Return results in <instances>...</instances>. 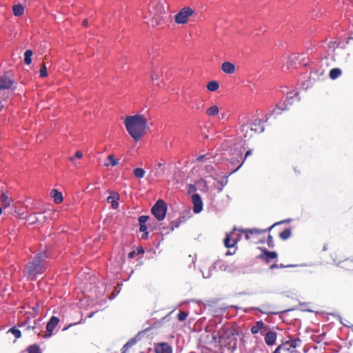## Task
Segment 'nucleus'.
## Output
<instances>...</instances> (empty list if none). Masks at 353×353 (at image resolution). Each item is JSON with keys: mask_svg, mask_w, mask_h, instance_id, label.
<instances>
[{"mask_svg": "<svg viewBox=\"0 0 353 353\" xmlns=\"http://www.w3.org/2000/svg\"><path fill=\"white\" fill-rule=\"evenodd\" d=\"M168 4L165 0H154L145 18L152 27H161L166 23Z\"/></svg>", "mask_w": 353, "mask_h": 353, "instance_id": "obj_1", "label": "nucleus"}, {"mask_svg": "<svg viewBox=\"0 0 353 353\" xmlns=\"http://www.w3.org/2000/svg\"><path fill=\"white\" fill-rule=\"evenodd\" d=\"M124 124L129 134L136 141L141 139L148 128L146 119L140 114L127 117Z\"/></svg>", "mask_w": 353, "mask_h": 353, "instance_id": "obj_2", "label": "nucleus"}, {"mask_svg": "<svg viewBox=\"0 0 353 353\" xmlns=\"http://www.w3.org/2000/svg\"><path fill=\"white\" fill-rule=\"evenodd\" d=\"M46 255L43 252L37 254L33 259L24 267L23 274L30 280H35L38 275L42 274L47 269Z\"/></svg>", "mask_w": 353, "mask_h": 353, "instance_id": "obj_3", "label": "nucleus"}, {"mask_svg": "<svg viewBox=\"0 0 353 353\" xmlns=\"http://www.w3.org/2000/svg\"><path fill=\"white\" fill-rule=\"evenodd\" d=\"M283 221H281L279 223H275L272 225L270 227L267 228L265 229H256V228H247V229H239V232L241 234H243L245 238L247 241H250L252 243L258 244V243H264L265 241L261 238V236L265 234L266 232L272 230L275 225L283 223Z\"/></svg>", "mask_w": 353, "mask_h": 353, "instance_id": "obj_4", "label": "nucleus"}, {"mask_svg": "<svg viewBox=\"0 0 353 353\" xmlns=\"http://www.w3.org/2000/svg\"><path fill=\"white\" fill-rule=\"evenodd\" d=\"M238 331L236 327L230 324L222 327V343L228 350L233 351L237 345Z\"/></svg>", "mask_w": 353, "mask_h": 353, "instance_id": "obj_5", "label": "nucleus"}, {"mask_svg": "<svg viewBox=\"0 0 353 353\" xmlns=\"http://www.w3.org/2000/svg\"><path fill=\"white\" fill-rule=\"evenodd\" d=\"M264 130V126L261 119H256L252 123L243 124L241 127V132L245 140H250L255 135L259 134Z\"/></svg>", "mask_w": 353, "mask_h": 353, "instance_id": "obj_6", "label": "nucleus"}, {"mask_svg": "<svg viewBox=\"0 0 353 353\" xmlns=\"http://www.w3.org/2000/svg\"><path fill=\"white\" fill-rule=\"evenodd\" d=\"M332 256L333 261L344 270L352 272H353V259L345 258L342 251H338L334 253Z\"/></svg>", "mask_w": 353, "mask_h": 353, "instance_id": "obj_7", "label": "nucleus"}, {"mask_svg": "<svg viewBox=\"0 0 353 353\" xmlns=\"http://www.w3.org/2000/svg\"><path fill=\"white\" fill-rule=\"evenodd\" d=\"M236 229H234V230L228 234H226V236L223 240L224 245L230 249L225 255L226 256H230L235 254L236 251V243L240 239V235L236 234L235 233Z\"/></svg>", "mask_w": 353, "mask_h": 353, "instance_id": "obj_8", "label": "nucleus"}, {"mask_svg": "<svg viewBox=\"0 0 353 353\" xmlns=\"http://www.w3.org/2000/svg\"><path fill=\"white\" fill-rule=\"evenodd\" d=\"M167 203L162 199H159L151 209L152 214L159 221L164 219L167 212Z\"/></svg>", "mask_w": 353, "mask_h": 353, "instance_id": "obj_9", "label": "nucleus"}, {"mask_svg": "<svg viewBox=\"0 0 353 353\" xmlns=\"http://www.w3.org/2000/svg\"><path fill=\"white\" fill-rule=\"evenodd\" d=\"M194 14V10L190 7H185L174 16V21L177 24H185L188 18Z\"/></svg>", "mask_w": 353, "mask_h": 353, "instance_id": "obj_10", "label": "nucleus"}, {"mask_svg": "<svg viewBox=\"0 0 353 353\" xmlns=\"http://www.w3.org/2000/svg\"><path fill=\"white\" fill-rule=\"evenodd\" d=\"M297 96H298V94L296 92V93H293V92L288 93L286 97V101L282 105V106H283V107L280 106V105H276V107L272 110V115L280 114L282 112V111L288 110V104H292L293 100L298 101Z\"/></svg>", "mask_w": 353, "mask_h": 353, "instance_id": "obj_11", "label": "nucleus"}, {"mask_svg": "<svg viewBox=\"0 0 353 353\" xmlns=\"http://www.w3.org/2000/svg\"><path fill=\"white\" fill-rule=\"evenodd\" d=\"M225 142L228 145L232 157L230 159V162L232 165H236L242 159L241 154L239 151L236 149H233L232 146L234 145V139H230L229 140H225Z\"/></svg>", "mask_w": 353, "mask_h": 353, "instance_id": "obj_12", "label": "nucleus"}, {"mask_svg": "<svg viewBox=\"0 0 353 353\" xmlns=\"http://www.w3.org/2000/svg\"><path fill=\"white\" fill-rule=\"evenodd\" d=\"M191 202L193 205L192 210L195 214H199L203 210V203L199 194H192Z\"/></svg>", "mask_w": 353, "mask_h": 353, "instance_id": "obj_13", "label": "nucleus"}, {"mask_svg": "<svg viewBox=\"0 0 353 353\" xmlns=\"http://www.w3.org/2000/svg\"><path fill=\"white\" fill-rule=\"evenodd\" d=\"M59 323V319L57 316H52L46 325V332L43 335L44 338H48L52 335L53 331Z\"/></svg>", "mask_w": 353, "mask_h": 353, "instance_id": "obj_14", "label": "nucleus"}, {"mask_svg": "<svg viewBox=\"0 0 353 353\" xmlns=\"http://www.w3.org/2000/svg\"><path fill=\"white\" fill-rule=\"evenodd\" d=\"M37 321L33 320L32 322L30 320V318L28 316L26 319L18 323V327L21 328L22 330L26 332H29L30 330H34L36 329Z\"/></svg>", "mask_w": 353, "mask_h": 353, "instance_id": "obj_15", "label": "nucleus"}, {"mask_svg": "<svg viewBox=\"0 0 353 353\" xmlns=\"http://www.w3.org/2000/svg\"><path fill=\"white\" fill-rule=\"evenodd\" d=\"M264 335V341L267 345L272 346L276 344V339H277V333L273 330H268L265 332Z\"/></svg>", "mask_w": 353, "mask_h": 353, "instance_id": "obj_16", "label": "nucleus"}, {"mask_svg": "<svg viewBox=\"0 0 353 353\" xmlns=\"http://www.w3.org/2000/svg\"><path fill=\"white\" fill-rule=\"evenodd\" d=\"M155 353H172L170 345L165 342L158 343L154 345Z\"/></svg>", "mask_w": 353, "mask_h": 353, "instance_id": "obj_17", "label": "nucleus"}, {"mask_svg": "<svg viewBox=\"0 0 353 353\" xmlns=\"http://www.w3.org/2000/svg\"><path fill=\"white\" fill-rule=\"evenodd\" d=\"M301 341L299 338L291 339L285 342H283L279 345H283L282 351L289 352L292 348H296L299 343H301Z\"/></svg>", "mask_w": 353, "mask_h": 353, "instance_id": "obj_18", "label": "nucleus"}, {"mask_svg": "<svg viewBox=\"0 0 353 353\" xmlns=\"http://www.w3.org/2000/svg\"><path fill=\"white\" fill-rule=\"evenodd\" d=\"M268 330L267 326L263 321L260 320L256 322L255 325L251 327V332L253 334H256L259 332L261 334H263Z\"/></svg>", "mask_w": 353, "mask_h": 353, "instance_id": "obj_19", "label": "nucleus"}, {"mask_svg": "<svg viewBox=\"0 0 353 353\" xmlns=\"http://www.w3.org/2000/svg\"><path fill=\"white\" fill-rule=\"evenodd\" d=\"M14 81L6 75L0 77V91L1 90H9L12 88Z\"/></svg>", "mask_w": 353, "mask_h": 353, "instance_id": "obj_20", "label": "nucleus"}, {"mask_svg": "<svg viewBox=\"0 0 353 353\" xmlns=\"http://www.w3.org/2000/svg\"><path fill=\"white\" fill-rule=\"evenodd\" d=\"M235 71L236 66L234 63L229 61L222 63V72L228 74H234Z\"/></svg>", "mask_w": 353, "mask_h": 353, "instance_id": "obj_21", "label": "nucleus"}, {"mask_svg": "<svg viewBox=\"0 0 353 353\" xmlns=\"http://www.w3.org/2000/svg\"><path fill=\"white\" fill-rule=\"evenodd\" d=\"M263 252V253L260 255V257L265 260L268 263L270 261V259H274L277 258V253L274 251H269L265 249Z\"/></svg>", "mask_w": 353, "mask_h": 353, "instance_id": "obj_22", "label": "nucleus"}, {"mask_svg": "<svg viewBox=\"0 0 353 353\" xmlns=\"http://www.w3.org/2000/svg\"><path fill=\"white\" fill-rule=\"evenodd\" d=\"M149 219V216L142 215L139 217V231L141 232H147L146 222Z\"/></svg>", "mask_w": 353, "mask_h": 353, "instance_id": "obj_23", "label": "nucleus"}, {"mask_svg": "<svg viewBox=\"0 0 353 353\" xmlns=\"http://www.w3.org/2000/svg\"><path fill=\"white\" fill-rule=\"evenodd\" d=\"M119 198V194L117 193H114L113 195L109 196L107 198L108 203H111V205H112L113 209H116L118 207V205H119V203H118Z\"/></svg>", "mask_w": 353, "mask_h": 353, "instance_id": "obj_24", "label": "nucleus"}, {"mask_svg": "<svg viewBox=\"0 0 353 353\" xmlns=\"http://www.w3.org/2000/svg\"><path fill=\"white\" fill-rule=\"evenodd\" d=\"M52 197L54 199V201L56 203H60L63 201L62 194L56 189H53L50 193Z\"/></svg>", "mask_w": 353, "mask_h": 353, "instance_id": "obj_25", "label": "nucleus"}, {"mask_svg": "<svg viewBox=\"0 0 353 353\" xmlns=\"http://www.w3.org/2000/svg\"><path fill=\"white\" fill-rule=\"evenodd\" d=\"M1 204L4 208H8L10 205L12 199L8 196L6 193L3 192L0 197Z\"/></svg>", "mask_w": 353, "mask_h": 353, "instance_id": "obj_26", "label": "nucleus"}, {"mask_svg": "<svg viewBox=\"0 0 353 353\" xmlns=\"http://www.w3.org/2000/svg\"><path fill=\"white\" fill-rule=\"evenodd\" d=\"M219 83L217 81H210L206 85L207 90L210 92L216 91L219 88Z\"/></svg>", "mask_w": 353, "mask_h": 353, "instance_id": "obj_27", "label": "nucleus"}, {"mask_svg": "<svg viewBox=\"0 0 353 353\" xmlns=\"http://www.w3.org/2000/svg\"><path fill=\"white\" fill-rule=\"evenodd\" d=\"M14 15L16 17L21 16L24 12V7L21 4L14 5L12 8Z\"/></svg>", "mask_w": 353, "mask_h": 353, "instance_id": "obj_28", "label": "nucleus"}, {"mask_svg": "<svg viewBox=\"0 0 353 353\" xmlns=\"http://www.w3.org/2000/svg\"><path fill=\"white\" fill-rule=\"evenodd\" d=\"M109 163H105V166L108 167L110 165L116 166L119 164V159H116L113 154H109L107 157Z\"/></svg>", "mask_w": 353, "mask_h": 353, "instance_id": "obj_29", "label": "nucleus"}, {"mask_svg": "<svg viewBox=\"0 0 353 353\" xmlns=\"http://www.w3.org/2000/svg\"><path fill=\"white\" fill-rule=\"evenodd\" d=\"M8 332L12 333L16 339L21 338V331L19 329L18 325L11 327Z\"/></svg>", "mask_w": 353, "mask_h": 353, "instance_id": "obj_30", "label": "nucleus"}, {"mask_svg": "<svg viewBox=\"0 0 353 353\" xmlns=\"http://www.w3.org/2000/svg\"><path fill=\"white\" fill-rule=\"evenodd\" d=\"M341 74H342L341 70L338 68H335L332 69L330 71V77L331 79L334 80V79H337L339 76H341Z\"/></svg>", "mask_w": 353, "mask_h": 353, "instance_id": "obj_31", "label": "nucleus"}, {"mask_svg": "<svg viewBox=\"0 0 353 353\" xmlns=\"http://www.w3.org/2000/svg\"><path fill=\"white\" fill-rule=\"evenodd\" d=\"M133 174L137 179H142L145 174V170L141 168H137L133 170Z\"/></svg>", "mask_w": 353, "mask_h": 353, "instance_id": "obj_32", "label": "nucleus"}, {"mask_svg": "<svg viewBox=\"0 0 353 353\" xmlns=\"http://www.w3.org/2000/svg\"><path fill=\"white\" fill-rule=\"evenodd\" d=\"M32 51L31 50H27L24 53V63L26 65H30L32 63Z\"/></svg>", "mask_w": 353, "mask_h": 353, "instance_id": "obj_33", "label": "nucleus"}, {"mask_svg": "<svg viewBox=\"0 0 353 353\" xmlns=\"http://www.w3.org/2000/svg\"><path fill=\"white\" fill-rule=\"evenodd\" d=\"M219 112V108L217 105H212L206 110V114L209 116H216Z\"/></svg>", "mask_w": 353, "mask_h": 353, "instance_id": "obj_34", "label": "nucleus"}, {"mask_svg": "<svg viewBox=\"0 0 353 353\" xmlns=\"http://www.w3.org/2000/svg\"><path fill=\"white\" fill-rule=\"evenodd\" d=\"M28 353H41V348L39 345L33 344L28 347Z\"/></svg>", "mask_w": 353, "mask_h": 353, "instance_id": "obj_35", "label": "nucleus"}, {"mask_svg": "<svg viewBox=\"0 0 353 353\" xmlns=\"http://www.w3.org/2000/svg\"><path fill=\"white\" fill-rule=\"evenodd\" d=\"M212 341L217 345L221 344V332L219 331L214 332L212 334Z\"/></svg>", "mask_w": 353, "mask_h": 353, "instance_id": "obj_36", "label": "nucleus"}, {"mask_svg": "<svg viewBox=\"0 0 353 353\" xmlns=\"http://www.w3.org/2000/svg\"><path fill=\"white\" fill-rule=\"evenodd\" d=\"M252 154V150H248L245 154L243 161L236 168L232 169V170L230 172V174L236 172V170H238L241 167L243 163L245 161V160Z\"/></svg>", "mask_w": 353, "mask_h": 353, "instance_id": "obj_37", "label": "nucleus"}, {"mask_svg": "<svg viewBox=\"0 0 353 353\" xmlns=\"http://www.w3.org/2000/svg\"><path fill=\"white\" fill-rule=\"evenodd\" d=\"M292 232L290 228H286L279 233V237L282 240H286L291 236Z\"/></svg>", "mask_w": 353, "mask_h": 353, "instance_id": "obj_38", "label": "nucleus"}, {"mask_svg": "<svg viewBox=\"0 0 353 353\" xmlns=\"http://www.w3.org/2000/svg\"><path fill=\"white\" fill-rule=\"evenodd\" d=\"M41 305H39V303H35V305L32 307V312H30V314L33 316H38L41 312Z\"/></svg>", "mask_w": 353, "mask_h": 353, "instance_id": "obj_39", "label": "nucleus"}, {"mask_svg": "<svg viewBox=\"0 0 353 353\" xmlns=\"http://www.w3.org/2000/svg\"><path fill=\"white\" fill-rule=\"evenodd\" d=\"M157 165L158 167L161 169V171L159 172H156L154 175L155 176H162L164 173V171H165V163L164 162H159L157 163Z\"/></svg>", "mask_w": 353, "mask_h": 353, "instance_id": "obj_40", "label": "nucleus"}, {"mask_svg": "<svg viewBox=\"0 0 353 353\" xmlns=\"http://www.w3.org/2000/svg\"><path fill=\"white\" fill-rule=\"evenodd\" d=\"M137 343V339H131L130 341H128L123 347V349L125 351Z\"/></svg>", "mask_w": 353, "mask_h": 353, "instance_id": "obj_41", "label": "nucleus"}, {"mask_svg": "<svg viewBox=\"0 0 353 353\" xmlns=\"http://www.w3.org/2000/svg\"><path fill=\"white\" fill-rule=\"evenodd\" d=\"M188 314L186 312L180 311L177 314V319L179 321H183L186 320Z\"/></svg>", "mask_w": 353, "mask_h": 353, "instance_id": "obj_42", "label": "nucleus"}, {"mask_svg": "<svg viewBox=\"0 0 353 353\" xmlns=\"http://www.w3.org/2000/svg\"><path fill=\"white\" fill-rule=\"evenodd\" d=\"M39 73H40V77L42 78H45L48 76L47 68L44 63H43V64H42V66L40 69Z\"/></svg>", "mask_w": 353, "mask_h": 353, "instance_id": "obj_43", "label": "nucleus"}, {"mask_svg": "<svg viewBox=\"0 0 353 353\" xmlns=\"http://www.w3.org/2000/svg\"><path fill=\"white\" fill-rule=\"evenodd\" d=\"M196 188L194 185L193 184H189L188 185V188H187V192H188V194H196Z\"/></svg>", "mask_w": 353, "mask_h": 353, "instance_id": "obj_44", "label": "nucleus"}, {"mask_svg": "<svg viewBox=\"0 0 353 353\" xmlns=\"http://www.w3.org/2000/svg\"><path fill=\"white\" fill-rule=\"evenodd\" d=\"M263 240L265 241V243H267L268 245L270 248H272L274 246L273 238L270 234H269L268 236V238L266 240H265V239H263Z\"/></svg>", "mask_w": 353, "mask_h": 353, "instance_id": "obj_45", "label": "nucleus"}, {"mask_svg": "<svg viewBox=\"0 0 353 353\" xmlns=\"http://www.w3.org/2000/svg\"><path fill=\"white\" fill-rule=\"evenodd\" d=\"M83 157V153L81 151H77L75 152L74 157H70L69 160L70 161H74L75 158L81 159Z\"/></svg>", "mask_w": 353, "mask_h": 353, "instance_id": "obj_46", "label": "nucleus"}, {"mask_svg": "<svg viewBox=\"0 0 353 353\" xmlns=\"http://www.w3.org/2000/svg\"><path fill=\"white\" fill-rule=\"evenodd\" d=\"M160 326H161V322L160 321H157V322L154 323L150 327L146 328L144 331L147 332V331H149L150 330H151L152 328L159 327Z\"/></svg>", "mask_w": 353, "mask_h": 353, "instance_id": "obj_47", "label": "nucleus"}, {"mask_svg": "<svg viewBox=\"0 0 353 353\" xmlns=\"http://www.w3.org/2000/svg\"><path fill=\"white\" fill-rule=\"evenodd\" d=\"M151 79L153 81L159 79V74L155 71H152L151 73Z\"/></svg>", "mask_w": 353, "mask_h": 353, "instance_id": "obj_48", "label": "nucleus"}, {"mask_svg": "<svg viewBox=\"0 0 353 353\" xmlns=\"http://www.w3.org/2000/svg\"><path fill=\"white\" fill-rule=\"evenodd\" d=\"M290 266L291 265H286V266H285V265H278L276 264H273V265H271L270 268L271 269L277 268H281L290 267Z\"/></svg>", "mask_w": 353, "mask_h": 353, "instance_id": "obj_49", "label": "nucleus"}, {"mask_svg": "<svg viewBox=\"0 0 353 353\" xmlns=\"http://www.w3.org/2000/svg\"><path fill=\"white\" fill-rule=\"evenodd\" d=\"M148 232H143V234L141 235V239L143 240H146V239H148Z\"/></svg>", "mask_w": 353, "mask_h": 353, "instance_id": "obj_50", "label": "nucleus"}, {"mask_svg": "<svg viewBox=\"0 0 353 353\" xmlns=\"http://www.w3.org/2000/svg\"><path fill=\"white\" fill-rule=\"evenodd\" d=\"M205 157V155H200L196 158L198 162L202 161Z\"/></svg>", "mask_w": 353, "mask_h": 353, "instance_id": "obj_51", "label": "nucleus"}, {"mask_svg": "<svg viewBox=\"0 0 353 353\" xmlns=\"http://www.w3.org/2000/svg\"><path fill=\"white\" fill-rule=\"evenodd\" d=\"M135 254V252L134 251H132L130 252L129 254H128V258L129 259H132L134 257Z\"/></svg>", "mask_w": 353, "mask_h": 353, "instance_id": "obj_52", "label": "nucleus"}, {"mask_svg": "<svg viewBox=\"0 0 353 353\" xmlns=\"http://www.w3.org/2000/svg\"><path fill=\"white\" fill-rule=\"evenodd\" d=\"M30 219H31V220H32V223H34V222H35V221H35V219H37V217H36L35 214H34V215H30Z\"/></svg>", "mask_w": 353, "mask_h": 353, "instance_id": "obj_53", "label": "nucleus"}, {"mask_svg": "<svg viewBox=\"0 0 353 353\" xmlns=\"http://www.w3.org/2000/svg\"><path fill=\"white\" fill-rule=\"evenodd\" d=\"M88 19H84L82 22V25L85 27H86L88 26Z\"/></svg>", "mask_w": 353, "mask_h": 353, "instance_id": "obj_54", "label": "nucleus"}, {"mask_svg": "<svg viewBox=\"0 0 353 353\" xmlns=\"http://www.w3.org/2000/svg\"><path fill=\"white\" fill-rule=\"evenodd\" d=\"M138 253L140 254H143L144 253V250L142 248H140L139 249H138Z\"/></svg>", "mask_w": 353, "mask_h": 353, "instance_id": "obj_55", "label": "nucleus"}, {"mask_svg": "<svg viewBox=\"0 0 353 353\" xmlns=\"http://www.w3.org/2000/svg\"><path fill=\"white\" fill-rule=\"evenodd\" d=\"M1 212H2V209H1V208L0 207V214H1Z\"/></svg>", "mask_w": 353, "mask_h": 353, "instance_id": "obj_56", "label": "nucleus"}, {"mask_svg": "<svg viewBox=\"0 0 353 353\" xmlns=\"http://www.w3.org/2000/svg\"><path fill=\"white\" fill-rule=\"evenodd\" d=\"M121 353H125V350H123Z\"/></svg>", "mask_w": 353, "mask_h": 353, "instance_id": "obj_57", "label": "nucleus"}]
</instances>
